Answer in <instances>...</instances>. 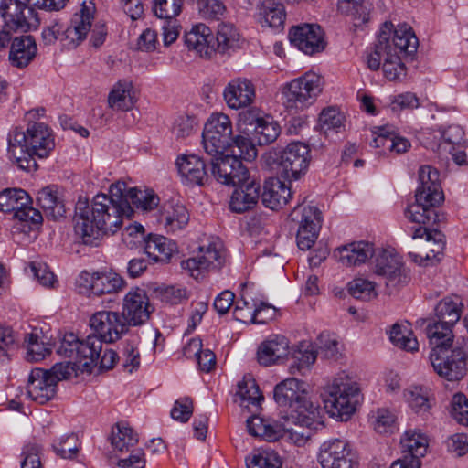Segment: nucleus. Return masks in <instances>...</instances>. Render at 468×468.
<instances>
[{
    "label": "nucleus",
    "instance_id": "obj_13",
    "mask_svg": "<svg viewBox=\"0 0 468 468\" xmlns=\"http://www.w3.org/2000/svg\"><path fill=\"white\" fill-rule=\"evenodd\" d=\"M311 161L310 149L300 142L289 144L277 157L281 176L289 180H298L308 170Z\"/></svg>",
    "mask_w": 468,
    "mask_h": 468
},
{
    "label": "nucleus",
    "instance_id": "obj_34",
    "mask_svg": "<svg viewBox=\"0 0 468 468\" xmlns=\"http://www.w3.org/2000/svg\"><path fill=\"white\" fill-rule=\"evenodd\" d=\"M189 221V213L181 204H165L159 212L158 222L167 232H176L184 229Z\"/></svg>",
    "mask_w": 468,
    "mask_h": 468
},
{
    "label": "nucleus",
    "instance_id": "obj_17",
    "mask_svg": "<svg viewBox=\"0 0 468 468\" xmlns=\"http://www.w3.org/2000/svg\"><path fill=\"white\" fill-rule=\"evenodd\" d=\"M239 182L230 178L228 182H219L222 185L233 186L234 189L230 200L229 208L235 213H243L254 207L260 197L261 183L253 177H250L249 172H246Z\"/></svg>",
    "mask_w": 468,
    "mask_h": 468
},
{
    "label": "nucleus",
    "instance_id": "obj_31",
    "mask_svg": "<svg viewBox=\"0 0 468 468\" xmlns=\"http://www.w3.org/2000/svg\"><path fill=\"white\" fill-rule=\"evenodd\" d=\"M211 37V29L204 24L194 26L184 37L187 48L205 58H210L215 51V45L210 43Z\"/></svg>",
    "mask_w": 468,
    "mask_h": 468
},
{
    "label": "nucleus",
    "instance_id": "obj_8",
    "mask_svg": "<svg viewBox=\"0 0 468 468\" xmlns=\"http://www.w3.org/2000/svg\"><path fill=\"white\" fill-rule=\"evenodd\" d=\"M103 343L93 334L80 340L76 335L69 333L64 335L57 352L61 356L74 358L80 364L81 372L92 373L99 355L102 352Z\"/></svg>",
    "mask_w": 468,
    "mask_h": 468
},
{
    "label": "nucleus",
    "instance_id": "obj_12",
    "mask_svg": "<svg viewBox=\"0 0 468 468\" xmlns=\"http://www.w3.org/2000/svg\"><path fill=\"white\" fill-rule=\"evenodd\" d=\"M290 218L297 227L296 241L302 250L312 248L318 238L322 224V214L315 206H297Z\"/></svg>",
    "mask_w": 468,
    "mask_h": 468
},
{
    "label": "nucleus",
    "instance_id": "obj_53",
    "mask_svg": "<svg viewBox=\"0 0 468 468\" xmlns=\"http://www.w3.org/2000/svg\"><path fill=\"white\" fill-rule=\"evenodd\" d=\"M316 345L317 353L321 357L334 361L340 358L339 342L329 333L320 334Z\"/></svg>",
    "mask_w": 468,
    "mask_h": 468
},
{
    "label": "nucleus",
    "instance_id": "obj_35",
    "mask_svg": "<svg viewBox=\"0 0 468 468\" xmlns=\"http://www.w3.org/2000/svg\"><path fill=\"white\" fill-rule=\"evenodd\" d=\"M390 42L392 51L399 55L404 53L412 55L417 51L419 40L412 28L406 23L399 24L396 28L391 29Z\"/></svg>",
    "mask_w": 468,
    "mask_h": 468
},
{
    "label": "nucleus",
    "instance_id": "obj_32",
    "mask_svg": "<svg viewBox=\"0 0 468 468\" xmlns=\"http://www.w3.org/2000/svg\"><path fill=\"white\" fill-rule=\"evenodd\" d=\"M291 197L290 187L278 178H271L264 184L261 202L266 207L277 210L285 206Z\"/></svg>",
    "mask_w": 468,
    "mask_h": 468
},
{
    "label": "nucleus",
    "instance_id": "obj_25",
    "mask_svg": "<svg viewBox=\"0 0 468 468\" xmlns=\"http://www.w3.org/2000/svg\"><path fill=\"white\" fill-rule=\"evenodd\" d=\"M289 354V340L282 335H271L261 343L257 350L260 365L269 367L280 363Z\"/></svg>",
    "mask_w": 468,
    "mask_h": 468
},
{
    "label": "nucleus",
    "instance_id": "obj_43",
    "mask_svg": "<svg viewBox=\"0 0 468 468\" xmlns=\"http://www.w3.org/2000/svg\"><path fill=\"white\" fill-rule=\"evenodd\" d=\"M124 198L143 211H152L159 205V197L152 189L127 188L123 193Z\"/></svg>",
    "mask_w": 468,
    "mask_h": 468
},
{
    "label": "nucleus",
    "instance_id": "obj_64",
    "mask_svg": "<svg viewBox=\"0 0 468 468\" xmlns=\"http://www.w3.org/2000/svg\"><path fill=\"white\" fill-rule=\"evenodd\" d=\"M440 136L442 142L439 144V149L446 151L450 146H458L463 141L464 131L460 125L452 124L446 128H440Z\"/></svg>",
    "mask_w": 468,
    "mask_h": 468
},
{
    "label": "nucleus",
    "instance_id": "obj_30",
    "mask_svg": "<svg viewBox=\"0 0 468 468\" xmlns=\"http://www.w3.org/2000/svg\"><path fill=\"white\" fill-rule=\"evenodd\" d=\"M144 251L154 262L165 264L177 251V246L164 236L150 234L145 239Z\"/></svg>",
    "mask_w": 468,
    "mask_h": 468
},
{
    "label": "nucleus",
    "instance_id": "obj_46",
    "mask_svg": "<svg viewBox=\"0 0 468 468\" xmlns=\"http://www.w3.org/2000/svg\"><path fill=\"white\" fill-rule=\"evenodd\" d=\"M280 133L278 122L271 116L265 115L251 136L259 145H267L273 143Z\"/></svg>",
    "mask_w": 468,
    "mask_h": 468
},
{
    "label": "nucleus",
    "instance_id": "obj_27",
    "mask_svg": "<svg viewBox=\"0 0 468 468\" xmlns=\"http://www.w3.org/2000/svg\"><path fill=\"white\" fill-rule=\"evenodd\" d=\"M374 245L368 241H354L337 248L335 256L345 266H356L365 263L375 254Z\"/></svg>",
    "mask_w": 468,
    "mask_h": 468
},
{
    "label": "nucleus",
    "instance_id": "obj_40",
    "mask_svg": "<svg viewBox=\"0 0 468 468\" xmlns=\"http://www.w3.org/2000/svg\"><path fill=\"white\" fill-rule=\"evenodd\" d=\"M258 11L266 26L278 30L283 28L286 13L282 3L277 0H260Z\"/></svg>",
    "mask_w": 468,
    "mask_h": 468
},
{
    "label": "nucleus",
    "instance_id": "obj_26",
    "mask_svg": "<svg viewBox=\"0 0 468 468\" xmlns=\"http://www.w3.org/2000/svg\"><path fill=\"white\" fill-rule=\"evenodd\" d=\"M374 271L389 282H402V261L400 257L390 250L379 249L375 250Z\"/></svg>",
    "mask_w": 468,
    "mask_h": 468
},
{
    "label": "nucleus",
    "instance_id": "obj_22",
    "mask_svg": "<svg viewBox=\"0 0 468 468\" xmlns=\"http://www.w3.org/2000/svg\"><path fill=\"white\" fill-rule=\"evenodd\" d=\"M176 165L185 185L203 186L209 178L204 160L197 154H182Z\"/></svg>",
    "mask_w": 468,
    "mask_h": 468
},
{
    "label": "nucleus",
    "instance_id": "obj_59",
    "mask_svg": "<svg viewBox=\"0 0 468 468\" xmlns=\"http://www.w3.org/2000/svg\"><path fill=\"white\" fill-rule=\"evenodd\" d=\"M137 441V436L132 428L124 424H118L117 431L112 432V444L120 452L128 450L130 446H133Z\"/></svg>",
    "mask_w": 468,
    "mask_h": 468
},
{
    "label": "nucleus",
    "instance_id": "obj_10",
    "mask_svg": "<svg viewBox=\"0 0 468 468\" xmlns=\"http://www.w3.org/2000/svg\"><path fill=\"white\" fill-rule=\"evenodd\" d=\"M203 146L212 159L225 155L232 137V124L224 113L212 114L206 122L202 133Z\"/></svg>",
    "mask_w": 468,
    "mask_h": 468
},
{
    "label": "nucleus",
    "instance_id": "obj_15",
    "mask_svg": "<svg viewBox=\"0 0 468 468\" xmlns=\"http://www.w3.org/2000/svg\"><path fill=\"white\" fill-rule=\"evenodd\" d=\"M317 460L322 468H356V453L348 441L331 439L324 441L319 448Z\"/></svg>",
    "mask_w": 468,
    "mask_h": 468
},
{
    "label": "nucleus",
    "instance_id": "obj_49",
    "mask_svg": "<svg viewBox=\"0 0 468 468\" xmlns=\"http://www.w3.org/2000/svg\"><path fill=\"white\" fill-rule=\"evenodd\" d=\"M389 339L403 350L412 352L418 349V341L407 325L394 324L389 330Z\"/></svg>",
    "mask_w": 468,
    "mask_h": 468
},
{
    "label": "nucleus",
    "instance_id": "obj_16",
    "mask_svg": "<svg viewBox=\"0 0 468 468\" xmlns=\"http://www.w3.org/2000/svg\"><path fill=\"white\" fill-rule=\"evenodd\" d=\"M90 326L93 335L104 343H113L128 332L127 320L121 313L112 311H99L90 318Z\"/></svg>",
    "mask_w": 468,
    "mask_h": 468
},
{
    "label": "nucleus",
    "instance_id": "obj_52",
    "mask_svg": "<svg viewBox=\"0 0 468 468\" xmlns=\"http://www.w3.org/2000/svg\"><path fill=\"white\" fill-rule=\"evenodd\" d=\"M182 5L183 0H154L153 12L156 17L165 21L176 20Z\"/></svg>",
    "mask_w": 468,
    "mask_h": 468
},
{
    "label": "nucleus",
    "instance_id": "obj_3",
    "mask_svg": "<svg viewBox=\"0 0 468 468\" xmlns=\"http://www.w3.org/2000/svg\"><path fill=\"white\" fill-rule=\"evenodd\" d=\"M439 177V172L431 165L420 167L415 203L405 210L409 220L421 225L434 224L439 220L435 208L444 200Z\"/></svg>",
    "mask_w": 468,
    "mask_h": 468
},
{
    "label": "nucleus",
    "instance_id": "obj_23",
    "mask_svg": "<svg viewBox=\"0 0 468 468\" xmlns=\"http://www.w3.org/2000/svg\"><path fill=\"white\" fill-rule=\"evenodd\" d=\"M57 385L46 370L35 368L28 378L27 395L37 403L45 404L55 397Z\"/></svg>",
    "mask_w": 468,
    "mask_h": 468
},
{
    "label": "nucleus",
    "instance_id": "obj_45",
    "mask_svg": "<svg viewBox=\"0 0 468 468\" xmlns=\"http://www.w3.org/2000/svg\"><path fill=\"white\" fill-rule=\"evenodd\" d=\"M240 35L234 25L220 23L216 37L217 46L215 51L225 54L239 48Z\"/></svg>",
    "mask_w": 468,
    "mask_h": 468
},
{
    "label": "nucleus",
    "instance_id": "obj_24",
    "mask_svg": "<svg viewBox=\"0 0 468 468\" xmlns=\"http://www.w3.org/2000/svg\"><path fill=\"white\" fill-rule=\"evenodd\" d=\"M424 326V332L431 346V352H442L443 349L453 347V325L446 324L431 318L417 322Z\"/></svg>",
    "mask_w": 468,
    "mask_h": 468
},
{
    "label": "nucleus",
    "instance_id": "obj_47",
    "mask_svg": "<svg viewBox=\"0 0 468 468\" xmlns=\"http://www.w3.org/2000/svg\"><path fill=\"white\" fill-rule=\"evenodd\" d=\"M337 8L356 21V25L364 24L369 19V6L365 0H338Z\"/></svg>",
    "mask_w": 468,
    "mask_h": 468
},
{
    "label": "nucleus",
    "instance_id": "obj_19",
    "mask_svg": "<svg viewBox=\"0 0 468 468\" xmlns=\"http://www.w3.org/2000/svg\"><path fill=\"white\" fill-rule=\"evenodd\" d=\"M291 43L306 55L322 52L326 46L324 33L316 24L292 27L289 32Z\"/></svg>",
    "mask_w": 468,
    "mask_h": 468
},
{
    "label": "nucleus",
    "instance_id": "obj_54",
    "mask_svg": "<svg viewBox=\"0 0 468 468\" xmlns=\"http://www.w3.org/2000/svg\"><path fill=\"white\" fill-rule=\"evenodd\" d=\"M265 115L258 109H249L239 113L237 127L239 133L252 135Z\"/></svg>",
    "mask_w": 468,
    "mask_h": 468
},
{
    "label": "nucleus",
    "instance_id": "obj_38",
    "mask_svg": "<svg viewBox=\"0 0 468 468\" xmlns=\"http://www.w3.org/2000/svg\"><path fill=\"white\" fill-rule=\"evenodd\" d=\"M269 311L270 316L274 317L276 309L271 304L260 303V304L250 303L246 300L237 301L233 310V316L237 321L242 323L257 324L258 317L261 315L262 311Z\"/></svg>",
    "mask_w": 468,
    "mask_h": 468
},
{
    "label": "nucleus",
    "instance_id": "obj_5",
    "mask_svg": "<svg viewBox=\"0 0 468 468\" xmlns=\"http://www.w3.org/2000/svg\"><path fill=\"white\" fill-rule=\"evenodd\" d=\"M273 398L284 415L293 420L312 425L316 422L317 406L307 398L303 383L295 378H286L274 388Z\"/></svg>",
    "mask_w": 468,
    "mask_h": 468
},
{
    "label": "nucleus",
    "instance_id": "obj_39",
    "mask_svg": "<svg viewBox=\"0 0 468 468\" xmlns=\"http://www.w3.org/2000/svg\"><path fill=\"white\" fill-rule=\"evenodd\" d=\"M247 428L250 434L267 441H275L282 435V428L280 424L256 415L247 420Z\"/></svg>",
    "mask_w": 468,
    "mask_h": 468
},
{
    "label": "nucleus",
    "instance_id": "obj_42",
    "mask_svg": "<svg viewBox=\"0 0 468 468\" xmlns=\"http://www.w3.org/2000/svg\"><path fill=\"white\" fill-rule=\"evenodd\" d=\"M29 204H32V199L22 188H5L0 192V211L3 213L15 215Z\"/></svg>",
    "mask_w": 468,
    "mask_h": 468
},
{
    "label": "nucleus",
    "instance_id": "obj_56",
    "mask_svg": "<svg viewBox=\"0 0 468 468\" xmlns=\"http://www.w3.org/2000/svg\"><path fill=\"white\" fill-rule=\"evenodd\" d=\"M344 120V116L335 108L324 110L319 116L321 129L325 134L341 132L345 127Z\"/></svg>",
    "mask_w": 468,
    "mask_h": 468
},
{
    "label": "nucleus",
    "instance_id": "obj_2",
    "mask_svg": "<svg viewBox=\"0 0 468 468\" xmlns=\"http://www.w3.org/2000/svg\"><path fill=\"white\" fill-rule=\"evenodd\" d=\"M7 142L9 157L18 168L27 172L38 168L36 157H47L55 147L51 131L41 122L28 126L26 132L19 128L11 130Z\"/></svg>",
    "mask_w": 468,
    "mask_h": 468
},
{
    "label": "nucleus",
    "instance_id": "obj_1",
    "mask_svg": "<svg viewBox=\"0 0 468 468\" xmlns=\"http://www.w3.org/2000/svg\"><path fill=\"white\" fill-rule=\"evenodd\" d=\"M125 190L126 184L118 181L111 185L110 195H96L90 207L87 201L77 202L74 230L83 244L97 246L105 234H113L121 228L124 218L133 217V209L124 198Z\"/></svg>",
    "mask_w": 468,
    "mask_h": 468
},
{
    "label": "nucleus",
    "instance_id": "obj_29",
    "mask_svg": "<svg viewBox=\"0 0 468 468\" xmlns=\"http://www.w3.org/2000/svg\"><path fill=\"white\" fill-rule=\"evenodd\" d=\"M37 202L46 216L53 219H58L66 213L64 201L57 186L51 185L40 189L37 192Z\"/></svg>",
    "mask_w": 468,
    "mask_h": 468
},
{
    "label": "nucleus",
    "instance_id": "obj_4",
    "mask_svg": "<svg viewBox=\"0 0 468 468\" xmlns=\"http://www.w3.org/2000/svg\"><path fill=\"white\" fill-rule=\"evenodd\" d=\"M253 136L239 133L232 136L224 156L211 160V176L218 182H228L230 178L239 182L248 169L241 160L253 161L257 148Z\"/></svg>",
    "mask_w": 468,
    "mask_h": 468
},
{
    "label": "nucleus",
    "instance_id": "obj_9",
    "mask_svg": "<svg viewBox=\"0 0 468 468\" xmlns=\"http://www.w3.org/2000/svg\"><path fill=\"white\" fill-rule=\"evenodd\" d=\"M468 346L455 345L442 352H431L430 362L434 371L448 381H458L467 375Z\"/></svg>",
    "mask_w": 468,
    "mask_h": 468
},
{
    "label": "nucleus",
    "instance_id": "obj_36",
    "mask_svg": "<svg viewBox=\"0 0 468 468\" xmlns=\"http://www.w3.org/2000/svg\"><path fill=\"white\" fill-rule=\"evenodd\" d=\"M109 106L116 111H129L135 103V92L131 81L116 83L109 94Z\"/></svg>",
    "mask_w": 468,
    "mask_h": 468
},
{
    "label": "nucleus",
    "instance_id": "obj_61",
    "mask_svg": "<svg viewBox=\"0 0 468 468\" xmlns=\"http://www.w3.org/2000/svg\"><path fill=\"white\" fill-rule=\"evenodd\" d=\"M247 468H281L282 463L274 452H261L246 458Z\"/></svg>",
    "mask_w": 468,
    "mask_h": 468
},
{
    "label": "nucleus",
    "instance_id": "obj_41",
    "mask_svg": "<svg viewBox=\"0 0 468 468\" xmlns=\"http://www.w3.org/2000/svg\"><path fill=\"white\" fill-rule=\"evenodd\" d=\"M462 306L459 297H445L435 306L431 319L454 326L461 318Z\"/></svg>",
    "mask_w": 468,
    "mask_h": 468
},
{
    "label": "nucleus",
    "instance_id": "obj_57",
    "mask_svg": "<svg viewBox=\"0 0 468 468\" xmlns=\"http://www.w3.org/2000/svg\"><path fill=\"white\" fill-rule=\"evenodd\" d=\"M347 290L353 297L363 301H368L377 295L376 283L360 277L349 282Z\"/></svg>",
    "mask_w": 468,
    "mask_h": 468
},
{
    "label": "nucleus",
    "instance_id": "obj_44",
    "mask_svg": "<svg viewBox=\"0 0 468 468\" xmlns=\"http://www.w3.org/2000/svg\"><path fill=\"white\" fill-rule=\"evenodd\" d=\"M404 457L419 459L425 455L428 447L427 437L416 430H409L405 432L400 441Z\"/></svg>",
    "mask_w": 468,
    "mask_h": 468
},
{
    "label": "nucleus",
    "instance_id": "obj_7",
    "mask_svg": "<svg viewBox=\"0 0 468 468\" xmlns=\"http://www.w3.org/2000/svg\"><path fill=\"white\" fill-rule=\"evenodd\" d=\"M322 90L323 78L313 71L305 72L284 86L283 104L289 112L297 113L313 105Z\"/></svg>",
    "mask_w": 468,
    "mask_h": 468
},
{
    "label": "nucleus",
    "instance_id": "obj_6",
    "mask_svg": "<svg viewBox=\"0 0 468 468\" xmlns=\"http://www.w3.org/2000/svg\"><path fill=\"white\" fill-rule=\"evenodd\" d=\"M321 397L330 416L346 420L355 412L361 396L357 383L342 372L324 388Z\"/></svg>",
    "mask_w": 468,
    "mask_h": 468
},
{
    "label": "nucleus",
    "instance_id": "obj_63",
    "mask_svg": "<svg viewBox=\"0 0 468 468\" xmlns=\"http://www.w3.org/2000/svg\"><path fill=\"white\" fill-rule=\"evenodd\" d=\"M410 407L417 413L427 412L431 405L427 390L421 387H414L407 396Z\"/></svg>",
    "mask_w": 468,
    "mask_h": 468
},
{
    "label": "nucleus",
    "instance_id": "obj_55",
    "mask_svg": "<svg viewBox=\"0 0 468 468\" xmlns=\"http://www.w3.org/2000/svg\"><path fill=\"white\" fill-rule=\"evenodd\" d=\"M370 421L377 432H392L395 429L396 416L388 409L380 408L372 414Z\"/></svg>",
    "mask_w": 468,
    "mask_h": 468
},
{
    "label": "nucleus",
    "instance_id": "obj_60",
    "mask_svg": "<svg viewBox=\"0 0 468 468\" xmlns=\"http://www.w3.org/2000/svg\"><path fill=\"white\" fill-rule=\"evenodd\" d=\"M27 356L26 359L30 362H37L46 357L50 353V348L43 342L38 341V336L29 334L26 336Z\"/></svg>",
    "mask_w": 468,
    "mask_h": 468
},
{
    "label": "nucleus",
    "instance_id": "obj_14",
    "mask_svg": "<svg viewBox=\"0 0 468 468\" xmlns=\"http://www.w3.org/2000/svg\"><path fill=\"white\" fill-rule=\"evenodd\" d=\"M80 293L101 296L109 295L108 303L115 302L113 295L121 291L124 282L122 278L113 272L82 271L76 282Z\"/></svg>",
    "mask_w": 468,
    "mask_h": 468
},
{
    "label": "nucleus",
    "instance_id": "obj_18",
    "mask_svg": "<svg viewBox=\"0 0 468 468\" xmlns=\"http://www.w3.org/2000/svg\"><path fill=\"white\" fill-rule=\"evenodd\" d=\"M224 263V254L220 245L209 243L207 246L199 247L195 257L181 261V267L189 275L198 280L210 269H218Z\"/></svg>",
    "mask_w": 468,
    "mask_h": 468
},
{
    "label": "nucleus",
    "instance_id": "obj_50",
    "mask_svg": "<svg viewBox=\"0 0 468 468\" xmlns=\"http://www.w3.org/2000/svg\"><path fill=\"white\" fill-rule=\"evenodd\" d=\"M317 356V350H314L312 343L301 342L293 351V358L297 363L290 367L291 372L295 373V371L301 372L303 369H308L315 362Z\"/></svg>",
    "mask_w": 468,
    "mask_h": 468
},
{
    "label": "nucleus",
    "instance_id": "obj_28",
    "mask_svg": "<svg viewBox=\"0 0 468 468\" xmlns=\"http://www.w3.org/2000/svg\"><path fill=\"white\" fill-rule=\"evenodd\" d=\"M37 52V44L32 36L17 37L11 43L9 61L13 67L23 69L33 61Z\"/></svg>",
    "mask_w": 468,
    "mask_h": 468
},
{
    "label": "nucleus",
    "instance_id": "obj_33",
    "mask_svg": "<svg viewBox=\"0 0 468 468\" xmlns=\"http://www.w3.org/2000/svg\"><path fill=\"white\" fill-rule=\"evenodd\" d=\"M445 248V237L439 230H433L428 236L426 240V252L425 253H415L410 252V258L420 263V265H433L439 262L443 255Z\"/></svg>",
    "mask_w": 468,
    "mask_h": 468
},
{
    "label": "nucleus",
    "instance_id": "obj_11",
    "mask_svg": "<svg viewBox=\"0 0 468 468\" xmlns=\"http://www.w3.org/2000/svg\"><path fill=\"white\" fill-rule=\"evenodd\" d=\"M90 9L83 5L80 14H76L71 19L70 25L63 31L65 39L71 48L80 45L87 37L91 28ZM63 27L58 22L45 27L42 31V38L46 45H52L62 33Z\"/></svg>",
    "mask_w": 468,
    "mask_h": 468
},
{
    "label": "nucleus",
    "instance_id": "obj_48",
    "mask_svg": "<svg viewBox=\"0 0 468 468\" xmlns=\"http://www.w3.org/2000/svg\"><path fill=\"white\" fill-rule=\"evenodd\" d=\"M337 8L356 21V25L364 24L369 19V6L365 0H338Z\"/></svg>",
    "mask_w": 468,
    "mask_h": 468
},
{
    "label": "nucleus",
    "instance_id": "obj_62",
    "mask_svg": "<svg viewBox=\"0 0 468 468\" xmlns=\"http://www.w3.org/2000/svg\"><path fill=\"white\" fill-rule=\"evenodd\" d=\"M42 448L37 442H27L21 452V468H43L42 461Z\"/></svg>",
    "mask_w": 468,
    "mask_h": 468
},
{
    "label": "nucleus",
    "instance_id": "obj_37",
    "mask_svg": "<svg viewBox=\"0 0 468 468\" xmlns=\"http://www.w3.org/2000/svg\"><path fill=\"white\" fill-rule=\"evenodd\" d=\"M391 29V23L385 22L383 24L378 36L374 51L368 53L367 56V65L371 70H378L379 69L381 61H384V58L387 56L388 50L392 48L390 42Z\"/></svg>",
    "mask_w": 468,
    "mask_h": 468
},
{
    "label": "nucleus",
    "instance_id": "obj_51",
    "mask_svg": "<svg viewBox=\"0 0 468 468\" xmlns=\"http://www.w3.org/2000/svg\"><path fill=\"white\" fill-rule=\"evenodd\" d=\"M80 442L75 433L62 435L54 441L52 448L62 459L72 460L78 456Z\"/></svg>",
    "mask_w": 468,
    "mask_h": 468
},
{
    "label": "nucleus",
    "instance_id": "obj_21",
    "mask_svg": "<svg viewBox=\"0 0 468 468\" xmlns=\"http://www.w3.org/2000/svg\"><path fill=\"white\" fill-rule=\"evenodd\" d=\"M223 97L227 105L231 109L246 108L255 100V86L246 78L233 79L225 87Z\"/></svg>",
    "mask_w": 468,
    "mask_h": 468
},
{
    "label": "nucleus",
    "instance_id": "obj_20",
    "mask_svg": "<svg viewBox=\"0 0 468 468\" xmlns=\"http://www.w3.org/2000/svg\"><path fill=\"white\" fill-rule=\"evenodd\" d=\"M152 312L153 308L144 290L137 288L125 295L121 314L127 320L128 326L144 324L149 320Z\"/></svg>",
    "mask_w": 468,
    "mask_h": 468
},
{
    "label": "nucleus",
    "instance_id": "obj_58",
    "mask_svg": "<svg viewBox=\"0 0 468 468\" xmlns=\"http://www.w3.org/2000/svg\"><path fill=\"white\" fill-rule=\"evenodd\" d=\"M383 71L385 77L389 80H396L406 75L405 65L401 61L400 55L388 50L383 61Z\"/></svg>",
    "mask_w": 468,
    "mask_h": 468
}]
</instances>
